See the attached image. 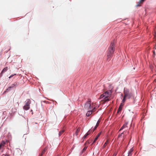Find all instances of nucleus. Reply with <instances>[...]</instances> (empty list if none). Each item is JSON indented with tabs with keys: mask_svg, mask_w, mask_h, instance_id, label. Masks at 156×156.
Segmentation results:
<instances>
[{
	"mask_svg": "<svg viewBox=\"0 0 156 156\" xmlns=\"http://www.w3.org/2000/svg\"><path fill=\"white\" fill-rule=\"evenodd\" d=\"M112 94V92L111 90L107 91L100 95L99 99L103 98L101 101H104V102L109 101L111 100L110 98L111 97Z\"/></svg>",
	"mask_w": 156,
	"mask_h": 156,
	"instance_id": "nucleus-1",
	"label": "nucleus"
},
{
	"mask_svg": "<svg viewBox=\"0 0 156 156\" xmlns=\"http://www.w3.org/2000/svg\"><path fill=\"white\" fill-rule=\"evenodd\" d=\"M124 97L122 100V102L124 103L126 99L130 98L133 95L132 93L129 90L126 88L124 89Z\"/></svg>",
	"mask_w": 156,
	"mask_h": 156,
	"instance_id": "nucleus-2",
	"label": "nucleus"
},
{
	"mask_svg": "<svg viewBox=\"0 0 156 156\" xmlns=\"http://www.w3.org/2000/svg\"><path fill=\"white\" fill-rule=\"evenodd\" d=\"M115 51V44L113 42H112L108 48V51L107 55L108 58H110L112 56Z\"/></svg>",
	"mask_w": 156,
	"mask_h": 156,
	"instance_id": "nucleus-3",
	"label": "nucleus"
},
{
	"mask_svg": "<svg viewBox=\"0 0 156 156\" xmlns=\"http://www.w3.org/2000/svg\"><path fill=\"white\" fill-rule=\"evenodd\" d=\"M91 101H89L86 102L85 104L84 108L85 109L87 110H90L94 108V107L93 106V104L91 105Z\"/></svg>",
	"mask_w": 156,
	"mask_h": 156,
	"instance_id": "nucleus-4",
	"label": "nucleus"
},
{
	"mask_svg": "<svg viewBox=\"0 0 156 156\" xmlns=\"http://www.w3.org/2000/svg\"><path fill=\"white\" fill-rule=\"evenodd\" d=\"M31 103V101L30 99H27L25 101V105L23 107L24 109L26 110H27L30 109V104Z\"/></svg>",
	"mask_w": 156,
	"mask_h": 156,
	"instance_id": "nucleus-5",
	"label": "nucleus"
},
{
	"mask_svg": "<svg viewBox=\"0 0 156 156\" xmlns=\"http://www.w3.org/2000/svg\"><path fill=\"white\" fill-rule=\"evenodd\" d=\"M19 83L18 82H16L12 84L11 86L8 87L6 90V91H8L10 90L11 88H16L19 85Z\"/></svg>",
	"mask_w": 156,
	"mask_h": 156,
	"instance_id": "nucleus-6",
	"label": "nucleus"
},
{
	"mask_svg": "<svg viewBox=\"0 0 156 156\" xmlns=\"http://www.w3.org/2000/svg\"><path fill=\"white\" fill-rule=\"evenodd\" d=\"M95 107H94L93 109L90 110H89V111H88L86 113V115L88 116H89L90 115L92 114V112L95 111Z\"/></svg>",
	"mask_w": 156,
	"mask_h": 156,
	"instance_id": "nucleus-7",
	"label": "nucleus"
},
{
	"mask_svg": "<svg viewBox=\"0 0 156 156\" xmlns=\"http://www.w3.org/2000/svg\"><path fill=\"white\" fill-rule=\"evenodd\" d=\"M145 0H140L139 1V2H138L137 3V4L136 5V6H140L145 1Z\"/></svg>",
	"mask_w": 156,
	"mask_h": 156,
	"instance_id": "nucleus-8",
	"label": "nucleus"
},
{
	"mask_svg": "<svg viewBox=\"0 0 156 156\" xmlns=\"http://www.w3.org/2000/svg\"><path fill=\"white\" fill-rule=\"evenodd\" d=\"M100 121H101V120L100 119L98 120V122L96 123V126H95L94 129H91V131H92V130H93V132L97 128L98 126V125L100 122Z\"/></svg>",
	"mask_w": 156,
	"mask_h": 156,
	"instance_id": "nucleus-9",
	"label": "nucleus"
},
{
	"mask_svg": "<svg viewBox=\"0 0 156 156\" xmlns=\"http://www.w3.org/2000/svg\"><path fill=\"white\" fill-rule=\"evenodd\" d=\"M101 132L99 133H98V134L97 135V136H96V138H95V139L94 140L93 142V143L92 144H93L96 141V140H97L98 139V138L101 135Z\"/></svg>",
	"mask_w": 156,
	"mask_h": 156,
	"instance_id": "nucleus-10",
	"label": "nucleus"
},
{
	"mask_svg": "<svg viewBox=\"0 0 156 156\" xmlns=\"http://www.w3.org/2000/svg\"><path fill=\"white\" fill-rule=\"evenodd\" d=\"M109 140L108 139L107 140H106V142L104 144V145L103 146V147H102V148L103 149V148H105L107 146V145L109 143Z\"/></svg>",
	"mask_w": 156,
	"mask_h": 156,
	"instance_id": "nucleus-11",
	"label": "nucleus"
},
{
	"mask_svg": "<svg viewBox=\"0 0 156 156\" xmlns=\"http://www.w3.org/2000/svg\"><path fill=\"white\" fill-rule=\"evenodd\" d=\"M7 70V67H6L5 68H4V69L2 71L1 73H0V75H2L3 73V72H6Z\"/></svg>",
	"mask_w": 156,
	"mask_h": 156,
	"instance_id": "nucleus-12",
	"label": "nucleus"
},
{
	"mask_svg": "<svg viewBox=\"0 0 156 156\" xmlns=\"http://www.w3.org/2000/svg\"><path fill=\"white\" fill-rule=\"evenodd\" d=\"M133 149L132 148L129 151L128 154V156H132V153L133 151Z\"/></svg>",
	"mask_w": 156,
	"mask_h": 156,
	"instance_id": "nucleus-13",
	"label": "nucleus"
},
{
	"mask_svg": "<svg viewBox=\"0 0 156 156\" xmlns=\"http://www.w3.org/2000/svg\"><path fill=\"white\" fill-rule=\"evenodd\" d=\"M5 144V142L4 141H2L0 144V148H1L2 146H4Z\"/></svg>",
	"mask_w": 156,
	"mask_h": 156,
	"instance_id": "nucleus-14",
	"label": "nucleus"
},
{
	"mask_svg": "<svg viewBox=\"0 0 156 156\" xmlns=\"http://www.w3.org/2000/svg\"><path fill=\"white\" fill-rule=\"evenodd\" d=\"M122 107L119 106V108L117 112V113H119V112H121V111L122 109Z\"/></svg>",
	"mask_w": 156,
	"mask_h": 156,
	"instance_id": "nucleus-15",
	"label": "nucleus"
},
{
	"mask_svg": "<svg viewBox=\"0 0 156 156\" xmlns=\"http://www.w3.org/2000/svg\"><path fill=\"white\" fill-rule=\"evenodd\" d=\"M46 151V149L45 148H44L42 151V152L41 153V154L39 156H42L43 154H44V153H45Z\"/></svg>",
	"mask_w": 156,
	"mask_h": 156,
	"instance_id": "nucleus-16",
	"label": "nucleus"
},
{
	"mask_svg": "<svg viewBox=\"0 0 156 156\" xmlns=\"http://www.w3.org/2000/svg\"><path fill=\"white\" fill-rule=\"evenodd\" d=\"M124 132H123L122 133H121L120 134H119L118 136V139H119L120 137H121L122 136H123L124 134Z\"/></svg>",
	"mask_w": 156,
	"mask_h": 156,
	"instance_id": "nucleus-17",
	"label": "nucleus"
},
{
	"mask_svg": "<svg viewBox=\"0 0 156 156\" xmlns=\"http://www.w3.org/2000/svg\"><path fill=\"white\" fill-rule=\"evenodd\" d=\"M80 131V128H78V129H76V135H78V133Z\"/></svg>",
	"mask_w": 156,
	"mask_h": 156,
	"instance_id": "nucleus-18",
	"label": "nucleus"
},
{
	"mask_svg": "<svg viewBox=\"0 0 156 156\" xmlns=\"http://www.w3.org/2000/svg\"><path fill=\"white\" fill-rule=\"evenodd\" d=\"M64 131L63 130L60 131L59 133V136H60L61 135H62V134L63 133Z\"/></svg>",
	"mask_w": 156,
	"mask_h": 156,
	"instance_id": "nucleus-19",
	"label": "nucleus"
},
{
	"mask_svg": "<svg viewBox=\"0 0 156 156\" xmlns=\"http://www.w3.org/2000/svg\"><path fill=\"white\" fill-rule=\"evenodd\" d=\"M87 136H88V134H87V133H86V134L84 135V136L83 137V139H85V138L87 137Z\"/></svg>",
	"mask_w": 156,
	"mask_h": 156,
	"instance_id": "nucleus-20",
	"label": "nucleus"
},
{
	"mask_svg": "<svg viewBox=\"0 0 156 156\" xmlns=\"http://www.w3.org/2000/svg\"><path fill=\"white\" fill-rule=\"evenodd\" d=\"M123 103L122 102V103H121L119 106L121 107L122 108L123 106L124 105Z\"/></svg>",
	"mask_w": 156,
	"mask_h": 156,
	"instance_id": "nucleus-21",
	"label": "nucleus"
},
{
	"mask_svg": "<svg viewBox=\"0 0 156 156\" xmlns=\"http://www.w3.org/2000/svg\"><path fill=\"white\" fill-rule=\"evenodd\" d=\"M87 148V147H84L82 151L83 152V151H85L86 150Z\"/></svg>",
	"mask_w": 156,
	"mask_h": 156,
	"instance_id": "nucleus-22",
	"label": "nucleus"
},
{
	"mask_svg": "<svg viewBox=\"0 0 156 156\" xmlns=\"http://www.w3.org/2000/svg\"><path fill=\"white\" fill-rule=\"evenodd\" d=\"M90 130H89L88 131L87 133V134H88V135H89L90 134Z\"/></svg>",
	"mask_w": 156,
	"mask_h": 156,
	"instance_id": "nucleus-23",
	"label": "nucleus"
},
{
	"mask_svg": "<svg viewBox=\"0 0 156 156\" xmlns=\"http://www.w3.org/2000/svg\"><path fill=\"white\" fill-rule=\"evenodd\" d=\"M124 128V126H123L121 127V128H120V130H119V131H121V130H122V129H123Z\"/></svg>",
	"mask_w": 156,
	"mask_h": 156,
	"instance_id": "nucleus-24",
	"label": "nucleus"
},
{
	"mask_svg": "<svg viewBox=\"0 0 156 156\" xmlns=\"http://www.w3.org/2000/svg\"><path fill=\"white\" fill-rule=\"evenodd\" d=\"M16 75V74H14V75H11L9 77V78H10L12 77L14 75Z\"/></svg>",
	"mask_w": 156,
	"mask_h": 156,
	"instance_id": "nucleus-25",
	"label": "nucleus"
},
{
	"mask_svg": "<svg viewBox=\"0 0 156 156\" xmlns=\"http://www.w3.org/2000/svg\"><path fill=\"white\" fill-rule=\"evenodd\" d=\"M123 126H124V128L127 127V126H126V125L124 124Z\"/></svg>",
	"mask_w": 156,
	"mask_h": 156,
	"instance_id": "nucleus-26",
	"label": "nucleus"
},
{
	"mask_svg": "<svg viewBox=\"0 0 156 156\" xmlns=\"http://www.w3.org/2000/svg\"><path fill=\"white\" fill-rule=\"evenodd\" d=\"M116 154L114 153V154H113L112 156H116Z\"/></svg>",
	"mask_w": 156,
	"mask_h": 156,
	"instance_id": "nucleus-27",
	"label": "nucleus"
},
{
	"mask_svg": "<svg viewBox=\"0 0 156 156\" xmlns=\"http://www.w3.org/2000/svg\"><path fill=\"white\" fill-rule=\"evenodd\" d=\"M125 138V136L123 137L122 139V141H123Z\"/></svg>",
	"mask_w": 156,
	"mask_h": 156,
	"instance_id": "nucleus-28",
	"label": "nucleus"
},
{
	"mask_svg": "<svg viewBox=\"0 0 156 156\" xmlns=\"http://www.w3.org/2000/svg\"><path fill=\"white\" fill-rule=\"evenodd\" d=\"M127 124H128V123L126 122L124 124L126 125V126H127Z\"/></svg>",
	"mask_w": 156,
	"mask_h": 156,
	"instance_id": "nucleus-29",
	"label": "nucleus"
},
{
	"mask_svg": "<svg viewBox=\"0 0 156 156\" xmlns=\"http://www.w3.org/2000/svg\"><path fill=\"white\" fill-rule=\"evenodd\" d=\"M4 156H9V155L7 154L5 155Z\"/></svg>",
	"mask_w": 156,
	"mask_h": 156,
	"instance_id": "nucleus-30",
	"label": "nucleus"
},
{
	"mask_svg": "<svg viewBox=\"0 0 156 156\" xmlns=\"http://www.w3.org/2000/svg\"><path fill=\"white\" fill-rule=\"evenodd\" d=\"M121 95V96H123V94H122Z\"/></svg>",
	"mask_w": 156,
	"mask_h": 156,
	"instance_id": "nucleus-31",
	"label": "nucleus"
},
{
	"mask_svg": "<svg viewBox=\"0 0 156 156\" xmlns=\"http://www.w3.org/2000/svg\"><path fill=\"white\" fill-rule=\"evenodd\" d=\"M154 54H155L154 51Z\"/></svg>",
	"mask_w": 156,
	"mask_h": 156,
	"instance_id": "nucleus-32",
	"label": "nucleus"
}]
</instances>
